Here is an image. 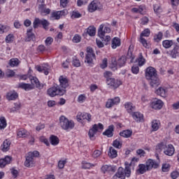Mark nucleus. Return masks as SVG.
<instances>
[{
    "label": "nucleus",
    "instance_id": "1",
    "mask_svg": "<svg viewBox=\"0 0 179 179\" xmlns=\"http://www.w3.org/2000/svg\"><path fill=\"white\" fill-rule=\"evenodd\" d=\"M60 85H58L55 84L52 87L48 89L47 94L50 97H55V96H64V93H66V87L69 86L68 83V79L64 78V76H60L59 79Z\"/></svg>",
    "mask_w": 179,
    "mask_h": 179
},
{
    "label": "nucleus",
    "instance_id": "2",
    "mask_svg": "<svg viewBox=\"0 0 179 179\" xmlns=\"http://www.w3.org/2000/svg\"><path fill=\"white\" fill-rule=\"evenodd\" d=\"M145 79L149 80L151 87H158L160 79L157 76V71L152 66H149L145 70Z\"/></svg>",
    "mask_w": 179,
    "mask_h": 179
},
{
    "label": "nucleus",
    "instance_id": "3",
    "mask_svg": "<svg viewBox=\"0 0 179 179\" xmlns=\"http://www.w3.org/2000/svg\"><path fill=\"white\" fill-rule=\"evenodd\" d=\"M125 169L119 167L117 173L113 176V179H125V177H131V168L125 162Z\"/></svg>",
    "mask_w": 179,
    "mask_h": 179
},
{
    "label": "nucleus",
    "instance_id": "4",
    "mask_svg": "<svg viewBox=\"0 0 179 179\" xmlns=\"http://www.w3.org/2000/svg\"><path fill=\"white\" fill-rule=\"evenodd\" d=\"M104 78L106 79V83L111 89H117V87H120L121 85V81L118 80H115V78H112L113 73L110 71H106L103 73Z\"/></svg>",
    "mask_w": 179,
    "mask_h": 179
},
{
    "label": "nucleus",
    "instance_id": "5",
    "mask_svg": "<svg viewBox=\"0 0 179 179\" xmlns=\"http://www.w3.org/2000/svg\"><path fill=\"white\" fill-rule=\"evenodd\" d=\"M59 125L65 131L68 129H73L75 128V122L73 120H69L66 117L62 115L59 117Z\"/></svg>",
    "mask_w": 179,
    "mask_h": 179
},
{
    "label": "nucleus",
    "instance_id": "6",
    "mask_svg": "<svg viewBox=\"0 0 179 179\" xmlns=\"http://www.w3.org/2000/svg\"><path fill=\"white\" fill-rule=\"evenodd\" d=\"M94 59H96L94 50L91 47H87L85 62L88 64V66H93L94 65Z\"/></svg>",
    "mask_w": 179,
    "mask_h": 179
},
{
    "label": "nucleus",
    "instance_id": "7",
    "mask_svg": "<svg viewBox=\"0 0 179 179\" xmlns=\"http://www.w3.org/2000/svg\"><path fill=\"white\" fill-rule=\"evenodd\" d=\"M99 129H104V126L101 123H99L98 124H94L92 128L90 129L88 132V136L91 141H95L96 136L95 135L97 134Z\"/></svg>",
    "mask_w": 179,
    "mask_h": 179
},
{
    "label": "nucleus",
    "instance_id": "8",
    "mask_svg": "<svg viewBox=\"0 0 179 179\" xmlns=\"http://www.w3.org/2000/svg\"><path fill=\"white\" fill-rule=\"evenodd\" d=\"M34 29H38V26L41 24L45 30H48V26H50V22L45 19L40 20V18H35L34 22Z\"/></svg>",
    "mask_w": 179,
    "mask_h": 179
},
{
    "label": "nucleus",
    "instance_id": "9",
    "mask_svg": "<svg viewBox=\"0 0 179 179\" xmlns=\"http://www.w3.org/2000/svg\"><path fill=\"white\" fill-rule=\"evenodd\" d=\"M101 171L103 173V174H113L117 171V166L107 164L103 165L101 168Z\"/></svg>",
    "mask_w": 179,
    "mask_h": 179
},
{
    "label": "nucleus",
    "instance_id": "10",
    "mask_svg": "<svg viewBox=\"0 0 179 179\" xmlns=\"http://www.w3.org/2000/svg\"><path fill=\"white\" fill-rule=\"evenodd\" d=\"M100 9H101V3H100L97 0L92 1L88 6V10L91 13L96 10H100Z\"/></svg>",
    "mask_w": 179,
    "mask_h": 179
},
{
    "label": "nucleus",
    "instance_id": "11",
    "mask_svg": "<svg viewBox=\"0 0 179 179\" xmlns=\"http://www.w3.org/2000/svg\"><path fill=\"white\" fill-rule=\"evenodd\" d=\"M83 120H87L88 122H90L92 121V115L86 113H78L77 115V121L80 122Z\"/></svg>",
    "mask_w": 179,
    "mask_h": 179
},
{
    "label": "nucleus",
    "instance_id": "12",
    "mask_svg": "<svg viewBox=\"0 0 179 179\" xmlns=\"http://www.w3.org/2000/svg\"><path fill=\"white\" fill-rule=\"evenodd\" d=\"M30 81L31 83V86L34 88L36 87V89H38L39 90H41L44 87V85L43 83H41L38 80V78L37 77H30Z\"/></svg>",
    "mask_w": 179,
    "mask_h": 179
},
{
    "label": "nucleus",
    "instance_id": "13",
    "mask_svg": "<svg viewBox=\"0 0 179 179\" xmlns=\"http://www.w3.org/2000/svg\"><path fill=\"white\" fill-rule=\"evenodd\" d=\"M103 29H104L103 31ZM110 31H111V29L109 27H106L104 28V24H101L98 29V36L100 38H103L106 33H110Z\"/></svg>",
    "mask_w": 179,
    "mask_h": 179
},
{
    "label": "nucleus",
    "instance_id": "14",
    "mask_svg": "<svg viewBox=\"0 0 179 179\" xmlns=\"http://www.w3.org/2000/svg\"><path fill=\"white\" fill-rule=\"evenodd\" d=\"M163 101L157 99L151 102L150 107L154 110H162V108H163Z\"/></svg>",
    "mask_w": 179,
    "mask_h": 179
},
{
    "label": "nucleus",
    "instance_id": "15",
    "mask_svg": "<svg viewBox=\"0 0 179 179\" xmlns=\"http://www.w3.org/2000/svg\"><path fill=\"white\" fill-rule=\"evenodd\" d=\"M147 166V170L150 171L152 169H157V167H159V163L156 162V161L153 160V159H148L146 162V165Z\"/></svg>",
    "mask_w": 179,
    "mask_h": 179
},
{
    "label": "nucleus",
    "instance_id": "16",
    "mask_svg": "<svg viewBox=\"0 0 179 179\" xmlns=\"http://www.w3.org/2000/svg\"><path fill=\"white\" fill-rule=\"evenodd\" d=\"M36 40V34L33 33V28L28 29L27 30V36L25 38V41H34Z\"/></svg>",
    "mask_w": 179,
    "mask_h": 179
},
{
    "label": "nucleus",
    "instance_id": "17",
    "mask_svg": "<svg viewBox=\"0 0 179 179\" xmlns=\"http://www.w3.org/2000/svg\"><path fill=\"white\" fill-rule=\"evenodd\" d=\"M125 64H127V56L124 55H122L117 61H115L113 62V64L117 66L119 68H122V66H125Z\"/></svg>",
    "mask_w": 179,
    "mask_h": 179
},
{
    "label": "nucleus",
    "instance_id": "18",
    "mask_svg": "<svg viewBox=\"0 0 179 179\" xmlns=\"http://www.w3.org/2000/svg\"><path fill=\"white\" fill-rule=\"evenodd\" d=\"M12 162V157L6 156L4 158L0 159V168L3 169L6 164H10Z\"/></svg>",
    "mask_w": 179,
    "mask_h": 179
},
{
    "label": "nucleus",
    "instance_id": "19",
    "mask_svg": "<svg viewBox=\"0 0 179 179\" xmlns=\"http://www.w3.org/2000/svg\"><path fill=\"white\" fill-rule=\"evenodd\" d=\"M89 34L91 37L96 36V27H89L85 29V32L83 34V37H86Z\"/></svg>",
    "mask_w": 179,
    "mask_h": 179
},
{
    "label": "nucleus",
    "instance_id": "20",
    "mask_svg": "<svg viewBox=\"0 0 179 179\" xmlns=\"http://www.w3.org/2000/svg\"><path fill=\"white\" fill-rule=\"evenodd\" d=\"M174 152H176V150L174 149V146L171 144L166 145L165 150H164V153L166 156H173Z\"/></svg>",
    "mask_w": 179,
    "mask_h": 179
},
{
    "label": "nucleus",
    "instance_id": "21",
    "mask_svg": "<svg viewBox=\"0 0 179 179\" xmlns=\"http://www.w3.org/2000/svg\"><path fill=\"white\" fill-rule=\"evenodd\" d=\"M18 97H19V94L15 90L10 91L6 94V99L9 101H10L12 100H16V99H17Z\"/></svg>",
    "mask_w": 179,
    "mask_h": 179
},
{
    "label": "nucleus",
    "instance_id": "22",
    "mask_svg": "<svg viewBox=\"0 0 179 179\" xmlns=\"http://www.w3.org/2000/svg\"><path fill=\"white\" fill-rule=\"evenodd\" d=\"M103 135L107 136L108 138H113V136H114V125H110L103 133Z\"/></svg>",
    "mask_w": 179,
    "mask_h": 179
},
{
    "label": "nucleus",
    "instance_id": "23",
    "mask_svg": "<svg viewBox=\"0 0 179 179\" xmlns=\"http://www.w3.org/2000/svg\"><path fill=\"white\" fill-rule=\"evenodd\" d=\"M34 158L28 154V156L26 157V161L24 162L25 167H33L34 166Z\"/></svg>",
    "mask_w": 179,
    "mask_h": 179
},
{
    "label": "nucleus",
    "instance_id": "24",
    "mask_svg": "<svg viewBox=\"0 0 179 179\" xmlns=\"http://www.w3.org/2000/svg\"><path fill=\"white\" fill-rule=\"evenodd\" d=\"M12 142L6 139L3 142V144L1 146V149L2 152H8L9 149H10V145Z\"/></svg>",
    "mask_w": 179,
    "mask_h": 179
},
{
    "label": "nucleus",
    "instance_id": "25",
    "mask_svg": "<svg viewBox=\"0 0 179 179\" xmlns=\"http://www.w3.org/2000/svg\"><path fill=\"white\" fill-rule=\"evenodd\" d=\"M18 87H20V89H23L26 92H27L29 90H33V89H34V87H33V85H31V84H27V83H19Z\"/></svg>",
    "mask_w": 179,
    "mask_h": 179
},
{
    "label": "nucleus",
    "instance_id": "26",
    "mask_svg": "<svg viewBox=\"0 0 179 179\" xmlns=\"http://www.w3.org/2000/svg\"><path fill=\"white\" fill-rule=\"evenodd\" d=\"M166 148H167V143L164 142L159 143L156 145V148H155L157 153H162V151L165 150Z\"/></svg>",
    "mask_w": 179,
    "mask_h": 179
},
{
    "label": "nucleus",
    "instance_id": "27",
    "mask_svg": "<svg viewBox=\"0 0 179 179\" xmlns=\"http://www.w3.org/2000/svg\"><path fill=\"white\" fill-rule=\"evenodd\" d=\"M147 171H149L146 165L143 164H140L138 165V169L136 170L137 174H145Z\"/></svg>",
    "mask_w": 179,
    "mask_h": 179
},
{
    "label": "nucleus",
    "instance_id": "28",
    "mask_svg": "<svg viewBox=\"0 0 179 179\" xmlns=\"http://www.w3.org/2000/svg\"><path fill=\"white\" fill-rule=\"evenodd\" d=\"M49 141L52 146H57V145H59V138L55 135H51Z\"/></svg>",
    "mask_w": 179,
    "mask_h": 179
},
{
    "label": "nucleus",
    "instance_id": "29",
    "mask_svg": "<svg viewBox=\"0 0 179 179\" xmlns=\"http://www.w3.org/2000/svg\"><path fill=\"white\" fill-rule=\"evenodd\" d=\"M132 117L137 122H142L143 121V115L141 113L136 112L133 113Z\"/></svg>",
    "mask_w": 179,
    "mask_h": 179
},
{
    "label": "nucleus",
    "instance_id": "30",
    "mask_svg": "<svg viewBox=\"0 0 179 179\" xmlns=\"http://www.w3.org/2000/svg\"><path fill=\"white\" fill-rule=\"evenodd\" d=\"M156 94L158 96H161V97H166L167 96V91H166V89L164 87H159L157 90H156Z\"/></svg>",
    "mask_w": 179,
    "mask_h": 179
},
{
    "label": "nucleus",
    "instance_id": "31",
    "mask_svg": "<svg viewBox=\"0 0 179 179\" xmlns=\"http://www.w3.org/2000/svg\"><path fill=\"white\" fill-rule=\"evenodd\" d=\"M121 45V39L118 37H115L112 40V48L115 49L117 47H120Z\"/></svg>",
    "mask_w": 179,
    "mask_h": 179
},
{
    "label": "nucleus",
    "instance_id": "32",
    "mask_svg": "<svg viewBox=\"0 0 179 179\" xmlns=\"http://www.w3.org/2000/svg\"><path fill=\"white\" fill-rule=\"evenodd\" d=\"M36 69L38 72H42V73H45V75H48V73H50L48 68L44 66H36Z\"/></svg>",
    "mask_w": 179,
    "mask_h": 179
},
{
    "label": "nucleus",
    "instance_id": "33",
    "mask_svg": "<svg viewBox=\"0 0 179 179\" xmlns=\"http://www.w3.org/2000/svg\"><path fill=\"white\" fill-rule=\"evenodd\" d=\"M17 136H19V138H26L29 136V133H27V131L26 129H21L17 131Z\"/></svg>",
    "mask_w": 179,
    "mask_h": 179
},
{
    "label": "nucleus",
    "instance_id": "34",
    "mask_svg": "<svg viewBox=\"0 0 179 179\" xmlns=\"http://www.w3.org/2000/svg\"><path fill=\"white\" fill-rule=\"evenodd\" d=\"M120 135L123 138H131L132 136V131L131 130H123L120 133Z\"/></svg>",
    "mask_w": 179,
    "mask_h": 179
},
{
    "label": "nucleus",
    "instance_id": "35",
    "mask_svg": "<svg viewBox=\"0 0 179 179\" xmlns=\"http://www.w3.org/2000/svg\"><path fill=\"white\" fill-rule=\"evenodd\" d=\"M174 42H173V40H165L162 42V45L164 48H171Z\"/></svg>",
    "mask_w": 179,
    "mask_h": 179
},
{
    "label": "nucleus",
    "instance_id": "36",
    "mask_svg": "<svg viewBox=\"0 0 179 179\" xmlns=\"http://www.w3.org/2000/svg\"><path fill=\"white\" fill-rule=\"evenodd\" d=\"M179 54V45H176L171 51V55L172 58H177V55Z\"/></svg>",
    "mask_w": 179,
    "mask_h": 179
},
{
    "label": "nucleus",
    "instance_id": "37",
    "mask_svg": "<svg viewBox=\"0 0 179 179\" xmlns=\"http://www.w3.org/2000/svg\"><path fill=\"white\" fill-rule=\"evenodd\" d=\"M108 156L109 157H110V159H115V157H117V151L115 150V149H114V148L110 147L109 148Z\"/></svg>",
    "mask_w": 179,
    "mask_h": 179
},
{
    "label": "nucleus",
    "instance_id": "38",
    "mask_svg": "<svg viewBox=\"0 0 179 179\" xmlns=\"http://www.w3.org/2000/svg\"><path fill=\"white\" fill-rule=\"evenodd\" d=\"M151 127L152 131H156L159 129V127H160V122L158 120H153Z\"/></svg>",
    "mask_w": 179,
    "mask_h": 179
},
{
    "label": "nucleus",
    "instance_id": "39",
    "mask_svg": "<svg viewBox=\"0 0 179 179\" xmlns=\"http://www.w3.org/2000/svg\"><path fill=\"white\" fill-rule=\"evenodd\" d=\"M126 58L131 59V63L134 62V59H135V56L132 54V49H131V46L129 48Z\"/></svg>",
    "mask_w": 179,
    "mask_h": 179
},
{
    "label": "nucleus",
    "instance_id": "40",
    "mask_svg": "<svg viewBox=\"0 0 179 179\" xmlns=\"http://www.w3.org/2000/svg\"><path fill=\"white\" fill-rule=\"evenodd\" d=\"M136 61L138 62L139 66H143V65H145V62H146V59L143 58V55H142V53H140L139 57L136 59Z\"/></svg>",
    "mask_w": 179,
    "mask_h": 179
},
{
    "label": "nucleus",
    "instance_id": "41",
    "mask_svg": "<svg viewBox=\"0 0 179 179\" xmlns=\"http://www.w3.org/2000/svg\"><path fill=\"white\" fill-rule=\"evenodd\" d=\"M113 146L116 149H121L122 148V143L120 141V138L115 140L113 143Z\"/></svg>",
    "mask_w": 179,
    "mask_h": 179
},
{
    "label": "nucleus",
    "instance_id": "42",
    "mask_svg": "<svg viewBox=\"0 0 179 179\" xmlns=\"http://www.w3.org/2000/svg\"><path fill=\"white\" fill-rule=\"evenodd\" d=\"M8 124L6 123V119H5V117H0V129H3Z\"/></svg>",
    "mask_w": 179,
    "mask_h": 179
},
{
    "label": "nucleus",
    "instance_id": "43",
    "mask_svg": "<svg viewBox=\"0 0 179 179\" xmlns=\"http://www.w3.org/2000/svg\"><path fill=\"white\" fill-rule=\"evenodd\" d=\"M162 38H163V33L162 31L158 32L157 34H155L154 36V41H156V43H159V41H162Z\"/></svg>",
    "mask_w": 179,
    "mask_h": 179
},
{
    "label": "nucleus",
    "instance_id": "44",
    "mask_svg": "<svg viewBox=\"0 0 179 179\" xmlns=\"http://www.w3.org/2000/svg\"><path fill=\"white\" fill-rule=\"evenodd\" d=\"M9 65L10 66H17V65H19V59H11L9 61Z\"/></svg>",
    "mask_w": 179,
    "mask_h": 179
},
{
    "label": "nucleus",
    "instance_id": "45",
    "mask_svg": "<svg viewBox=\"0 0 179 179\" xmlns=\"http://www.w3.org/2000/svg\"><path fill=\"white\" fill-rule=\"evenodd\" d=\"M54 17L56 20H59V19H61V15L59 14V11H56V12L52 13L50 19H54Z\"/></svg>",
    "mask_w": 179,
    "mask_h": 179
},
{
    "label": "nucleus",
    "instance_id": "46",
    "mask_svg": "<svg viewBox=\"0 0 179 179\" xmlns=\"http://www.w3.org/2000/svg\"><path fill=\"white\" fill-rule=\"evenodd\" d=\"M124 108L127 110L128 113H132V110H134V107L132 106V103L127 102L124 104Z\"/></svg>",
    "mask_w": 179,
    "mask_h": 179
},
{
    "label": "nucleus",
    "instance_id": "47",
    "mask_svg": "<svg viewBox=\"0 0 179 179\" xmlns=\"http://www.w3.org/2000/svg\"><path fill=\"white\" fill-rule=\"evenodd\" d=\"M149 36H150V29H145L141 32L140 37H149Z\"/></svg>",
    "mask_w": 179,
    "mask_h": 179
},
{
    "label": "nucleus",
    "instance_id": "48",
    "mask_svg": "<svg viewBox=\"0 0 179 179\" xmlns=\"http://www.w3.org/2000/svg\"><path fill=\"white\" fill-rule=\"evenodd\" d=\"M15 40V36L13 34H10L6 37V43H12Z\"/></svg>",
    "mask_w": 179,
    "mask_h": 179
},
{
    "label": "nucleus",
    "instance_id": "49",
    "mask_svg": "<svg viewBox=\"0 0 179 179\" xmlns=\"http://www.w3.org/2000/svg\"><path fill=\"white\" fill-rule=\"evenodd\" d=\"M9 27L0 24V34H2L3 33H6V31H8Z\"/></svg>",
    "mask_w": 179,
    "mask_h": 179
},
{
    "label": "nucleus",
    "instance_id": "50",
    "mask_svg": "<svg viewBox=\"0 0 179 179\" xmlns=\"http://www.w3.org/2000/svg\"><path fill=\"white\" fill-rule=\"evenodd\" d=\"M72 19H78L79 17H82V14L79 13V11H73L71 14Z\"/></svg>",
    "mask_w": 179,
    "mask_h": 179
},
{
    "label": "nucleus",
    "instance_id": "51",
    "mask_svg": "<svg viewBox=\"0 0 179 179\" xmlns=\"http://www.w3.org/2000/svg\"><path fill=\"white\" fill-rule=\"evenodd\" d=\"M141 43L143 44V47L145 48H149V45L148 44V41L145 38L140 37Z\"/></svg>",
    "mask_w": 179,
    "mask_h": 179
},
{
    "label": "nucleus",
    "instance_id": "52",
    "mask_svg": "<svg viewBox=\"0 0 179 179\" xmlns=\"http://www.w3.org/2000/svg\"><path fill=\"white\" fill-rule=\"evenodd\" d=\"M73 66H76V68H79L80 66V61L77 58H74L73 59Z\"/></svg>",
    "mask_w": 179,
    "mask_h": 179
},
{
    "label": "nucleus",
    "instance_id": "53",
    "mask_svg": "<svg viewBox=\"0 0 179 179\" xmlns=\"http://www.w3.org/2000/svg\"><path fill=\"white\" fill-rule=\"evenodd\" d=\"M169 170H170V164H164L162 165V171H164V173H167V171H169Z\"/></svg>",
    "mask_w": 179,
    "mask_h": 179
},
{
    "label": "nucleus",
    "instance_id": "54",
    "mask_svg": "<svg viewBox=\"0 0 179 179\" xmlns=\"http://www.w3.org/2000/svg\"><path fill=\"white\" fill-rule=\"evenodd\" d=\"M6 76L7 78H13V76H15V71L12 70H8L6 73Z\"/></svg>",
    "mask_w": 179,
    "mask_h": 179
},
{
    "label": "nucleus",
    "instance_id": "55",
    "mask_svg": "<svg viewBox=\"0 0 179 179\" xmlns=\"http://www.w3.org/2000/svg\"><path fill=\"white\" fill-rule=\"evenodd\" d=\"M107 62H108L107 58H104L102 60V63L100 65V67L101 68V69H105V68H107Z\"/></svg>",
    "mask_w": 179,
    "mask_h": 179
},
{
    "label": "nucleus",
    "instance_id": "56",
    "mask_svg": "<svg viewBox=\"0 0 179 179\" xmlns=\"http://www.w3.org/2000/svg\"><path fill=\"white\" fill-rule=\"evenodd\" d=\"M28 155L34 159V157H38V156H40V152H38V151H34L32 152H29Z\"/></svg>",
    "mask_w": 179,
    "mask_h": 179
},
{
    "label": "nucleus",
    "instance_id": "57",
    "mask_svg": "<svg viewBox=\"0 0 179 179\" xmlns=\"http://www.w3.org/2000/svg\"><path fill=\"white\" fill-rule=\"evenodd\" d=\"M114 105V101H112V99H108L106 102V107L107 108H111V107H113Z\"/></svg>",
    "mask_w": 179,
    "mask_h": 179
},
{
    "label": "nucleus",
    "instance_id": "58",
    "mask_svg": "<svg viewBox=\"0 0 179 179\" xmlns=\"http://www.w3.org/2000/svg\"><path fill=\"white\" fill-rule=\"evenodd\" d=\"M101 155V151L96 150L94 151L92 156L94 159H96V157H99Z\"/></svg>",
    "mask_w": 179,
    "mask_h": 179
},
{
    "label": "nucleus",
    "instance_id": "59",
    "mask_svg": "<svg viewBox=\"0 0 179 179\" xmlns=\"http://www.w3.org/2000/svg\"><path fill=\"white\" fill-rule=\"evenodd\" d=\"M40 141L43 143H45L46 146H50V141H48V139L45 138V137H41Z\"/></svg>",
    "mask_w": 179,
    "mask_h": 179
},
{
    "label": "nucleus",
    "instance_id": "60",
    "mask_svg": "<svg viewBox=\"0 0 179 179\" xmlns=\"http://www.w3.org/2000/svg\"><path fill=\"white\" fill-rule=\"evenodd\" d=\"M80 36L76 34L73 38V43H80Z\"/></svg>",
    "mask_w": 179,
    "mask_h": 179
},
{
    "label": "nucleus",
    "instance_id": "61",
    "mask_svg": "<svg viewBox=\"0 0 179 179\" xmlns=\"http://www.w3.org/2000/svg\"><path fill=\"white\" fill-rule=\"evenodd\" d=\"M85 100H86V96H85V94H81L78 98V103H83Z\"/></svg>",
    "mask_w": 179,
    "mask_h": 179
},
{
    "label": "nucleus",
    "instance_id": "62",
    "mask_svg": "<svg viewBox=\"0 0 179 179\" xmlns=\"http://www.w3.org/2000/svg\"><path fill=\"white\" fill-rule=\"evenodd\" d=\"M141 24H148L149 23V18L148 17H143L141 19Z\"/></svg>",
    "mask_w": 179,
    "mask_h": 179
},
{
    "label": "nucleus",
    "instance_id": "63",
    "mask_svg": "<svg viewBox=\"0 0 179 179\" xmlns=\"http://www.w3.org/2000/svg\"><path fill=\"white\" fill-rule=\"evenodd\" d=\"M92 167V164L87 162H83L82 165V169H87Z\"/></svg>",
    "mask_w": 179,
    "mask_h": 179
},
{
    "label": "nucleus",
    "instance_id": "64",
    "mask_svg": "<svg viewBox=\"0 0 179 179\" xmlns=\"http://www.w3.org/2000/svg\"><path fill=\"white\" fill-rule=\"evenodd\" d=\"M171 178L176 179L179 176V172L176 171L171 173Z\"/></svg>",
    "mask_w": 179,
    "mask_h": 179
}]
</instances>
